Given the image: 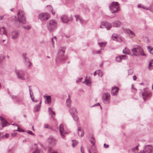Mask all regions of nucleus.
I'll return each mask as SVG.
<instances>
[{
  "label": "nucleus",
  "mask_w": 153,
  "mask_h": 153,
  "mask_svg": "<svg viewBox=\"0 0 153 153\" xmlns=\"http://www.w3.org/2000/svg\"><path fill=\"white\" fill-rule=\"evenodd\" d=\"M131 51L133 55L135 56H146V54L143 52L142 47L138 45H135L133 46L131 49Z\"/></svg>",
  "instance_id": "1"
},
{
  "label": "nucleus",
  "mask_w": 153,
  "mask_h": 153,
  "mask_svg": "<svg viewBox=\"0 0 153 153\" xmlns=\"http://www.w3.org/2000/svg\"><path fill=\"white\" fill-rule=\"evenodd\" d=\"M65 48H60L58 50L57 56L56 59V62L57 63L60 62H62L64 58L63 56L65 53Z\"/></svg>",
  "instance_id": "2"
},
{
  "label": "nucleus",
  "mask_w": 153,
  "mask_h": 153,
  "mask_svg": "<svg viewBox=\"0 0 153 153\" xmlns=\"http://www.w3.org/2000/svg\"><path fill=\"white\" fill-rule=\"evenodd\" d=\"M57 26V22L53 19L50 20L47 25L48 30L51 32L54 31L56 28Z\"/></svg>",
  "instance_id": "3"
},
{
  "label": "nucleus",
  "mask_w": 153,
  "mask_h": 153,
  "mask_svg": "<svg viewBox=\"0 0 153 153\" xmlns=\"http://www.w3.org/2000/svg\"><path fill=\"white\" fill-rule=\"evenodd\" d=\"M109 8L112 13H116L120 10L119 3L117 2H114L109 5Z\"/></svg>",
  "instance_id": "4"
},
{
  "label": "nucleus",
  "mask_w": 153,
  "mask_h": 153,
  "mask_svg": "<svg viewBox=\"0 0 153 153\" xmlns=\"http://www.w3.org/2000/svg\"><path fill=\"white\" fill-rule=\"evenodd\" d=\"M24 14L23 11L21 10L19 11L18 14V20L20 23L24 24L26 23L25 18L24 16Z\"/></svg>",
  "instance_id": "5"
},
{
  "label": "nucleus",
  "mask_w": 153,
  "mask_h": 153,
  "mask_svg": "<svg viewBox=\"0 0 153 153\" xmlns=\"http://www.w3.org/2000/svg\"><path fill=\"white\" fill-rule=\"evenodd\" d=\"M153 152V146L151 145H146L143 150L140 151V153H151Z\"/></svg>",
  "instance_id": "6"
},
{
  "label": "nucleus",
  "mask_w": 153,
  "mask_h": 153,
  "mask_svg": "<svg viewBox=\"0 0 153 153\" xmlns=\"http://www.w3.org/2000/svg\"><path fill=\"white\" fill-rule=\"evenodd\" d=\"M60 19L62 22L65 23H67L70 21H72L73 20L72 16H68L66 15H62Z\"/></svg>",
  "instance_id": "7"
},
{
  "label": "nucleus",
  "mask_w": 153,
  "mask_h": 153,
  "mask_svg": "<svg viewBox=\"0 0 153 153\" xmlns=\"http://www.w3.org/2000/svg\"><path fill=\"white\" fill-rule=\"evenodd\" d=\"M50 17V15L47 13H41L39 14V18L42 21H45L48 20Z\"/></svg>",
  "instance_id": "8"
},
{
  "label": "nucleus",
  "mask_w": 153,
  "mask_h": 153,
  "mask_svg": "<svg viewBox=\"0 0 153 153\" xmlns=\"http://www.w3.org/2000/svg\"><path fill=\"white\" fill-rule=\"evenodd\" d=\"M15 72L19 79H21L22 80L25 79V73L24 71L20 70H16Z\"/></svg>",
  "instance_id": "9"
},
{
  "label": "nucleus",
  "mask_w": 153,
  "mask_h": 153,
  "mask_svg": "<svg viewBox=\"0 0 153 153\" xmlns=\"http://www.w3.org/2000/svg\"><path fill=\"white\" fill-rule=\"evenodd\" d=\"M123 30L124 32L128 37L132 38L135 36V33L130 29L127 28H123Z\"/></svg>",
  "instance_id": "10"
},
{
  "label": "nucleus",
  "mask_w": 153,
  "mask_h": 153,
  "mask_svg": "<svg viewBox=\"0 0 153 153\" xmlns=\"http://www.w3.org/2000/svg\"><path fill=\"white\" fill-rule=\"evenodd\" d=\"M112 26L111 24L106 22H101L100 27L101 28L105 27L106 29L108 30L111 29Z\"/></svg>",
  "instance_id": "11"
},
{
  "label": "nucleus",
  "mask_w": 153,
  "mask_h": 153,
  "mask_svg": "<svg viewBox=\"0 0 153 153\" xmlns=\"http://www.w3.org/2000/svg\"><path fill=\"white\" fill-rule=\"evenodd\" d=\"M102 99L105 103L108 104L110 101V95L109 94L106 93L104 94L102 96Z\"/></svg>",
  "instance_id": "12"
},
{
  "label": "nucleus",
  "mask_w": 153,
  "mask_h": 153,
  "mask_svg": "<svg viewBox=\"0 0 153 153\" xmlns=\"http://www.w3.org/2000/svg\"><path fill=\"white\" fill-rule=\"evenodd\" d=\"M142 96L144 101L148 98H149L151 96V93L146 90L142 93Z\"/></svg>",
  "instance_id": "13"
},
{
  "label": "nucleus",
  "mask_w": 153,
  "mask_h": 153,
  "mask_svg": "<svg viewBox=\"0 0 153 153\" xmlns=\"http://www.w3.org/2000/svg\"><path fill=\"white\" fill-rule=\"evenodd\" d=\"M16 102L19 104H22L25 106V104L24 101V98L22 96H18L16 100Z\"/></svg>",
  "instance_id": "14"
},
{
  "label": "nucleus",
  "mask_w": 153,
  "mask_h": 153,
  "mask_svg": "<svg viewBox=\"0 0 153 153\" xmlns=\"http://www.w3.org/2000/svg\"><path fill=\"white\" fill-rule=\"evenodd\" d=\"M59 128L61 136L62 138H64L65 137V134H67V132L64 130L63 126L62 124H61L60 125Z\"/></svg>",
  "instance_id": "15"
},
{
  "label": "nucleus",
  "mask_w": 153,
  "mask_h": 153,
  "mask_svg": "<svg viewBox=\"0 0 153 153\" xmlns=\"http://www.w3.org/2000/svg\"><path fill=\"white\" fill-rule=\"evenodd\" d=\"M128 58V56L126 55H122L117 56L116 57L115 59L118 62H121L122 59L126 60Z\"/></svg>",
  "instance_id": "16"
},
{
  "label": "nucleus",
  "mask_w": 153,
  "mask_h": 153,
  "mask_svg": "<svg viewBox=\"0 0 153 153\" xmlns=\"http://www.w3.org/2000/svg\"><path fill=\"white\" fill-rule=\"evenodd\" d=\"M48 141L49 143L52 146H54L56 144V139L52 136H51L48 139Z\"/></svg>",
  "instance_id": "17"
},
{
  "label": "nucleus",
  "mask_w": 153,
  "mask_h": 153,
  "mask_svg": "<svg viewBox=\"0 0 153 153\" xmlns=\"http://www.w3.org/2000/svg\"><path fill=\"white\" fill-rule=\"evenodd\" d=\"M44 98L45 99V102L48 105H50L51 102V98L50 96H44Z\"/></svg>",
  "instance_id": "18"
},
{
  "label": "nucleus",
  "mask_w": 153,
  "mask_h": 153,
  "mask_svg": "<svg viewBox=\"0 0 153 153\" xmlns=\"http://www.w3.org/2000/svg\"><path fill=\"white\" fill-rule=\"evenodd\" d=\"M119 89V88L117 87L114 86L112 87L111 92L112 95L113 96L117 95L118 93Z\"/></svg>",
  "instance_id": "19"
},
{
  "label": "nucleus",
  "mask_w": 153,
  "mask_h": 153,
  "mask_svg": "<svg viewBox=\"0 0 153 153\" xmlns=\"http://www.w3.org/2000/svg\"><path fill=\"white\" fill-rule=\"evenodd\" d=\"M11 35L12 36V39H16L18 37L19 33L16 31H13L11 32Z\"/></svg>",
  "instance_id": "20"
},
{
  "label": "nucleus",
  "mask_w": 153,
  "mask_h": 153,
  "mask_svg": "<svg viewBox=\"0 0 153 153\" xmlns=\"http://www.w3.org/2000/svg\"><path fill=\"white\" fill-rule=\"evenodd\" d=\"M22 56L23 61L26 65H27L28 63H30V62L29 60L26 57V53H23Z\"/></svg>",
  "instance_id": "21"
},
{
  "label": "nucleus",
  "mask_w": 153,
  "mask_h": 153,
  "mask_svg": "<svg viewBox=\"0 0 153 153\" xmlns=\"http://www.w3.org/2000/svg\"><path fill=\"white\" fill-rule=\"evenodd\" d=\"M75 17L76 21H79L82 24L85 23L84 20L79 16L76 15Z\"/></svg>",
  "instance_id": "22"
},
{
  "label": "nucleus",
  "mask_w": 153,
  "mask_h": 153,
  "mask_svg": "<svg viewBox=\"0 0 153 153\" xmlns=\"http://www.w3.org/2000/svg\"><path fill=\"white\" fill-rule=\"evenodd\" d=\"M0 120L1 121V124L3 127H5L7 125L8 123L3 117H0Z\"/></svg>",
  "instance_id": "23"
},
{
  "label": "nucleus",
  "mask_w": 153,
  "mask_h": 153,
  "mask_svg": "<svg viewBox=\"0 0 153 153\" xmlns=\"http://www.w3.org/2000/svg\"><path fill=\"white\" fill-rule=\"evenodd\" d=\"M49 109V115L52 118H53L55 116V112L53 111L52 108H48Z\"/></svg>",
  "instance_id": "24"
},
{
  "label": "nucleus",
  "mask_w": 153,
  "mask_h": 153,
  "mask_svg": "<svg viewBox=\"0 0 153 153\" xmlns=\"http://www.w3.org/2000/svg\"><path fill=\"white\" fill-rule=\"evenodd\" d=\"M68 98L66 101V105L68 107H70L71 106V101L70 99V97L69 94H68Z\"/></svg>",
  "instance_id": "25"
},
{
  "label": "nucleus",
  "mask_w": 153,
  "mask_h": 153,
  "mask_svg": "<svg viewBox=\"0 0 153 153\" xmlns=\"http://www.w3.org/2000/svg\"><path fill=\"white\" fill-rule=\"evenodd\" d=\"M112 39L116 41L120 42V40H119L120 37L119 36H117L116 34H114L112 36Z\"/></svg>",
  "instance_id": "26"
},
{
  "label": "nucleus",
  "mask_w": 153,
  "mask_h": 153,
  "mask_svg": "<svg viewBox=\"0 0 153 153\" xmlns=\"http://www.w3.org/2000/svg\"><path fill=\"white\" fill-rule=\"evenodd\" d=\"M113 26L115 27H119L121 26V22L118 21H115L113 22Z\"/></svg>",
  "instance_id": "27"
},
{
  "label": "nucleus",
  "mask_w": 153,
  "mask_h": 153,
  "mask_svg": "<svg viewBox=\"0 0 153 153\" xmlns=\"http://www.w3.org/2000/svg\"><path fill=\"white\" fill-rule=\"evenodd\" d=\"M69 112L72 116L74 115L75 112H76V109L74 107L71 108L69 110Z\"/></svg>",
  "instance_id": "28"
},
{
  "label": "nucleus",
  "mask_w": 153,
  "mask_h": 153,
  "mask_svg": "<svg viewBox=\"0 0 153 153\" xmlns=\"http://www.w3.org/2000/svg\"><path fill=\"white\" fill-rule=\"evenodd\" d=\"M77 130L78 131L77 133L78 134V135L81 137H82L84 134V132L81 130L80 127H79Z\"/></svg>",
  "instance_id": "29"
},
{
  "label": "nucleus",
  "mask_w": 153,
  "mask_h": 153,
  "mask_svg": "<svg viewBox=\"0 0 153 153\" xmlns=\"http://www.w3.org/2000/svg\"><path fill=\"white\" fill-rule=\"evenodd\" d=\"M148 68L150 70L153 69V59L150 60L148 66Z\"/></svg>",
  "instance_id": "30"
},
{
  "label": "nucleus",
  "mask_w": 153,
  "mask_h": 153,
  "mask_svg": "<svg viewBox=\"0 0 153 153\" xmlns=\"http://www.w3.org/2000/svg\"><path fill=\"white\" fill-rule=\"evenodd\" d=\"M91 81L90 78L88 79L87 77L86 76L85 80V84L87 85H89L91 83Z\"/></svg>",
  "instance_id": "31"
},
{
  "label": "nucleus",
  "mask_w": 153,
  "mask_h": 153,
  "mask_svg": "<svg viewBox=\"0 0 153 153\" xmlns=\"http://www.w3.org/2000/svg\"><path fill=\"white\" fill-rule=\"evenodd\" d=\"M130 52V51L127 48H125L123 50V53L126 54H129Z\"/></svg>",
  "instance_id": "32"
},
{
  "label": "nucleus",
  "mask_w": 153,
  "mask_h": 153,
  "mask_svg": "<svg viewBox=\"0 0 153 153\" xmlns=\"http://www.w3.org/2000/svg\"><path fill=\"white\" fill-rule=\"evenodd\" d=\"M41 101H40L39 104L35 106V108L36 109V111H39L41 106Z\"/></svg>",
  "instance_id": "33"
},
{
  "label": "nucleus",
  "mask_w": 153,
  "mask_h": 153,
  "mask_svg": "<svg viewBox=\"0 0 153 153\" xmlns=\"http://www.w3.org/2000/svg\"><path fill=\"white\" fill-rule=\"evenodd\" d=\"M72 146L73 147H75L78 143V142L77 140H72Z\"/></svg>",
  "instance_id": "34"
},
{
  "label": "nucleus",
  "mask_w": 153,
  "mask_h": 153,
  "mask_svg": "<svg viewBox=\"0 0 153 153\" xmlns=\"http://www.w3.org/2000/svg\"><path fill=\"white\" fill-rule=\"evenodd\" d=\"M147 48L149 52L153 55V48L150 46L147 47Z\"/></svg>",
  "instance_id": "35"
},
{
  "label": "nucleus",
  "mask_w": 153,
  "mask_h": 153,
  "mask_svg": "<svg viewBox=\"0 0 153 153\" xmlns=\"http://www.w3.org/2000/svg\"><path fill=\"white\" fill-rule=\"evenodd\" d=\"M96 72H97V74L100 77H102V71L100 70H98L96 71Z\"/></svg>",
  "instance_id": "36"
},
{
  "label": "nucleus",
  "mask_w": 153,
  "mask_h": 153,
  "mask_svg": "<svg viewBox=\"0 0 153 153\" xmlns=\"http://www.w3.org/2000/svg\"><path fill=\"white\" fill-rule=\"evenodd\" d=\"M1 29H2V31L3 32V34H4L6 35V36H8V35L7 33V31H6V30L5 29V27H1Z\"/></svg>",
  "instance_id": "37"
},
{
  "label": "nucleus",
  "mask_w": 153,
  "mask_h": 153,
  "mask_svg": "<svg viewBox=\"0 0 153 153\" xmlns=\"http://www.w3.org/2000/svg\"><path fill=\"white\" fill-rule=\"evenodd\" d=\"M30 87L31 86H29V88L30 98L31 99L33 97H34L33 96V93L32 92V91L31 90V89L30 88Z\"/></svg>",
  "instance_id": "38"
},
{
  "label": "nucleus",
  "mask_w": 153,
  "mask_h": 153,
  "mask_svg": "<svg viewBox=\"0 0 153 153\" xmlns=\"http://www.w3.org/2000/svg\"><path fill=\"white\" fill-rule=\"evenodd\" d=\"M5 57V56H4L2 55H0V64H1L2 62Z\"/></svg>",
  "instance_id": "39"
},
{
  "label": "nucleus",
  "mask_w": 153,
  "mask_h": 153,
  "mask_svg": "<svg viewBox=\"0 0 153 153\" xmlns=\"http://www.w3.org/2000/svg\"><path fill=\"white\" fill-rule=\"evenodd\" d=\"M13 125H16L17 126V127H18L17 129L16 130H14V131H18L19 132H23L24 131V130H23L20 129L19 128V127L18 126H17V124H13Z\"/></svg>",
  "instance_id": "40"
},
{
  "label": "nucleus",
  "mask_w": 153,
  "mask_h": 153,
  "mask_svg": "<svg viewBox=\"0 0 153 153\" xmlns=\"http://www.w3.org/2000/svg\"><path fill=\"white\" fill-rule=\"evenodd\" d=\"M138 149V146H136L135 147L133 148L132 149V151L133 152L136 153V151Z\"/></svg>",
  "instance_id": "41"
},
{
  "label": "nucleus",
  "mask_w": 153,
  "mask_h": 153,
  "mask_svg": "<svg viewBox=\"0 0 153 153\" xmlns=\"http://www.w3.org/2000/svg\"><path fill=\"white\" fill-rule=\"evenodd\" d=\"M47 7H48L50 9V10H51L52 13L53 15H54L55 13V12L53 11V8L51 5L48 6H47Z\"/></svg>",
  "instance_id": "42"
},
{
  "label": "nucleus",
  "mask_w": 153,
  "mask_h": 153,
  "mask_svg": "<svg viewBox=\"0 0 153 153\" xmlns=\"http://www.w3.org/2000/svg\"><path fill=\"white\" fill-rule=\"evenodd\" d=\"M74 120L75 121H77L79 119L78 117V116L76 115H74L73 116H72Z\"/></svg>",
  "instance_id": "43"
},
{
  "label": "nucleus",
  "mask_w": 153,
  "mask_h": 153,
  "mask_svg": "<svg viewBox=\"0 0 153 153\" xmlns=\"http://www.w3.org/2000/svg\"><path fill=\"white\" fill-rule=\"evenodd\" d=\"M98 44L100 45V46L101 47H102L103 46H105L106 43L103 42H99Z\"/></svg>",
  "instance_id": "44"
},
{
  "label": "nucleus",
  "mask_w": 153,
  "mask_h": 153,
  "mask_svg": "<svg viewBox=\"0 0 153 153\" xmlns=\"http://www.w3.org/2000/svg\"><path fill=\"white\" fill-rule=\"evenodd\" d=\"M23 28L24 29L29 30L30 28V27L29 26H23Z\"/></svg>",
  "instance_id": "45"
},
{
  "label": "nucleus",
  "mask_w": 153,
  "mask_h": 153,
  "mask_svg": "<svg viewBox=\"0 0 153 153\" xmlns=\"http://www.w3.org/2000/svg\"><path fill=\"white\" fill-rule=\"evenodd\" d=\"M44 127L45 128H52L51 126L48 124H45L44 126Z\"/></svg>",
  "instance_id": "46"
},
{
  "label": "nucleus",
  "mask_w": 153,
  "mask_h": 153,
  "mask_svg": "<svg viewBox=\"0 0 153 153\" xmlns=\"http://www.w3.org/2000/svg\"><path fill=\"white\" fill-rule=\"evenodd\" d=\"M27 133L28 134L32 135L33 136H34L35 135V134L34 133H33L31 131L29 130L27 131Z\"/></svg>",
  "instance_id": "47"
},
{
  "label": "nucleus",
  "mask_w": 153,
  "mask_h": 153,
  "mask_svg": "<svg viewBox=\"0 0 153 153\" xmlns=\"http://www.w3.org/2000/svg\"><path fill=\"white\" fill-rule=\"evenodd\" d=\"M10 96H11V98L12 99H16V100L17 97H18V96H16L13 95H11Z\"/></svg>",
  "instance_id": "48"
},
{
  "label": "nucleus",
  "mask_w": 153,
  "mask_h": 153,
  "mask_svg": "<svg viewBox=\"0 0 153 153\" xmlns=\"http://www.w3.org/2000/svg\"><path fill=\"white\" fill-rule=\"evenodd\" d=\"M128 74H131L133 73V71L131 69H129L128 70Z\"/></svg>",
  "instance_id": "49"
},
{
  "label": "nucleus",
  "mask_w": 153,
  "mask_h": 153,
  "mask_svg": "<svg viewBox=\"0 0 153 153\" xmlns=\"http://www.w3.org/2000/svg\"><path fill=\"white\" fill-rule=\"evenodd\" d=\"M82 77L79 78L78 79L76 80V82L77 83L80 82L82 80Z\"/></svg>",
  "instance_id": "50"
},
{
  "label": "nucleus",
  "mask_w": 153,
  "mask_h": 153,
  "mask_svg": "<svg viewBox=\"0 0 153 153\" xmlns=\"http://www.w3.org/2000/svg\"><path fill=\"white\" fill-rule=\"evenodd\" d=\"M33 153H40V151L38 149H37L35 151L33 152Z\"/></svg>",
  "instance_id": "51"
},
{
  "label": "nucleus",
  "mask_w": 153,
  "mask_h": 153,
  "mask_svg": "<svg viewBox=\"0 0 153 153\" xmlns=\"http://www.w3.org/2000/svg\"><path fill=\"white\" fill-rule=\"evenodd\" d=\"M80 150L81 153H84V150L83 149L82 146L81 147Z\"/></svg>",
  "instance_id": "52"
},
{
  "label": "nucleus",
  "mask_w": 153,
  "mask_h": 153,
  "mask_svg": "<svg viewBox=\"0 0 153 153\" xmlns=\"http://www.w3.org/2000/svg\"><path fill=\"white\" fill-rule=\"evenodd\" d=\"M16 134H17L16 133H12L11 134V136L13 137H14L16 136Z\"/></svg>",
  "instance_id": "53"
},
{
  "label": "nucleus",
  "mask_w": 153,
  "mask_h": 153,
  "mask_svg": "<svg viewBox=\"0 0 153 153\" xmlns=\"http://www.w3.org/2000/svg\"><path fill=\"white\" fill-rule=\"evenodd\" d=\"M9 136V135L8 134H6L3 136V137L5 138H7Z\"/></svg>",
  "instance_id": "54"
},
{
  "label": "nucleus",
  "mask_w": 153,
  "mask_h": 153,
  "mask_svg": "<svg viewBox=\"0 0 153 153\" xmlns=\"http://www.w3.org/2000/svg\"><path fill=\"white\" fill-rule=\"evenodd\" d=\"M104 146L105 148H107L108 147V145L106 144L105 143L104 145Z\"/></svg>",
  "instance_id": "55"
},
{
  "label": "nucleus",
  "mask_w": 153,
  "mask_h": 153,
  "mask_svg": "<svg viewBox=\"0 0 153 153\" xmlns=\"http://www.w3.org/2000/svg\"><path fill=\"white\" fill-rule=\"evenodd\" d=\"M137 77L135 75H134L133 77V79L134 80H135L137 79Z\"/></svg>",
  "instance_id": "56"
},
{
  "label": "nucleus",
  "mask_w": 153,
  "mask_h": 153,
  "mask_svg": "<svg viewBox=\"0 0 153 153\" xmlns=\"http://www.w3.org/2000/svg\"><path fill=\"white\" fill-rule=\"evenodd\" d=\"M131 89L132 90H133V89L135 90V91L137 90L135 88H134V85H132V86H131Z\"/></svg>",
  "instance_id": "57"
},
{
  "label": "nucleus",
  "mask_w": 153,
  "mask_h": 153,
  "mask_svg": "<svg viewBox=\"0 0 153 153\" xmlns=\"http://www.w3.org/2000/svg\"><path fill=\"white\" fill-rule=\"evenodd\" d=\"M101 51L100 50L96 52V53L97 54H99L100 53Z\"/></svg>",
  "instance_id": "58"
},
{
  "label": "nucleus",
  "mask_w": 153,
  "mask_h": 153,
  "mask_svg": "<svg viewBox=\"0 0 153 153\" xmlns=\"http://www.w3.org/2000/svg\"><path fill=\"white\" fill-rule=\"evenodd\" d=\"M3 31L2 29H1V27L0 29V35H3V33H1V31Z\"/></svg>",
  "instance_id": "59"
},
{
  "label": "nucleus",
  "mask_w": 153,
  "mask_h": 153,
  "mask_svg": "<svg viewBox=\"0 0 153 153\" xmlns=\"http://www.w3.org/2000/svg\"><path fill=\"white\" fill-rule=\"evenodd\" d=\"M90 142L93 145H94V141L91 140Z\"/></svg>",
  "instance_id": "60"
},
{
  "label": "nucleus",
  "mask_w": 153,
  "mask_h": 153,
  "mask_svg": "<svg viewBox=\"0 0 153 153\" xmlns=\"http://www.w3.org/2000/svg\"><path fill=\"white\" fill-rule=\"evenodd\" d=\"M94 76H95L97 74V72H96V71L94 73Z\"/></svg>",
  "instance_id": "61"
},
{
  "label": "nucleus",
  "mask_w": 153,
  "mask_h": 153,
  "mask_svg": "<svg viewBox=\"0 0 153 153\" xmlns=\"http://www.w3.org/2000/svg\"><path fill=\"white\" fill-rule=\"evenodd\" d=\"M31 100L33 102H34V97H33L31 99Z\"/></svg>",
  "instance_id": "62"
},
{
  "label": "nucleus",
  "mask_w": 153,
  "mask_h": 153,
  "mask_svg": "<svg viewBox=\"0 0 153 153\" xmlns=\"http://www.w3.org/2000/svg\"><path fill=\"white\" fill-rule=\"evenodd\" d=\"M2 135L0 134V140H1L2 138Z\"/></svg>",
  "instance_id": "63"
},
{
  "label": "nucleus",
  "mask_w": 153,
  "mask_h": 153,
  "mask_svg": "<svg viewBox=\"0 0 153 153\" xmlns=\"http://www.w3.org/2000/svg\"><path fill=\"white\" fill-rule=\"evenodd\" d=\"M141 7V6L140 5V4H138V8H140V7Z\"/></svg>",
  "instance_id": "64"
}]
</instances>
